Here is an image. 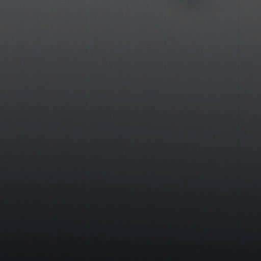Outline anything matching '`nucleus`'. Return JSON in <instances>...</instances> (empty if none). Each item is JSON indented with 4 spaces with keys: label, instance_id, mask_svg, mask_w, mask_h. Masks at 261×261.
Returning <instances> with one entry per match:
<instances>
[{
    "label": "nucleus",
    "instance_id": "nucleus-1",
    "mask_svg": "<svg viewBox=\"0 0 261 261\" xmlns=\"http://www.w3.org/2000/svg\"><path fill=\"white\" fill-rule=\"evenodd\" d=\"M195 3H196L195 0H193V1H190V4L192 5H195Z\"/></svg>",
    "mask_w": 261,
    "mask_h": 261
},
{
    "label": "nucleus",
    "instance_id": "nucleus-2",
    "mask_svg": "<svg viewBox=\"0 0 261 261\" xmlns=\"http://www.w3.org/2000/svg\"><path fill=\"white\" fill-rule=\"evenodd\" d=\"M180 133L181 134L182 133V132H180Z\"/></svg>",
    "mask_w": 261,
    "mask_h": 261
},
{
    "label": "nucleus",
    "instance_id": "nucleus-3",
    "mask_svg": "<svg viewBox=\"0 0 261 261\" xmlns=\"http://www.w3.org/2000/svg\"><path fill=\"white\" fill-rule=\"evenodd\" d=\"M180 113H181V112H182V111H180Z\"/></svg>",
    "mask_w": 261,
    "mask_h": 261
},
{
    "label": "nucleus",
    "instance_id": "nucleus-4",
    "mask_svg": "<svg viewBox=\"0 0 261 261\" xmlns=\"http://www.w3.org/2000/svg\"><path fill=\"white\" fill-rule=\"evenodd\" d=\"M180 144H181V143H182V142H180Z\"/></svg>",
    "mask_w": 261,
    "mask_h": 261
}]
</instances>
